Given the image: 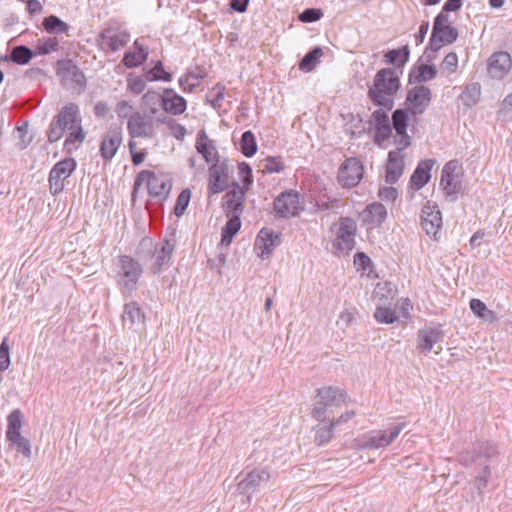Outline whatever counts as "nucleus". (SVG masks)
<instances>
[{
    "label": "nucleus",
    "instance_id": "1",
    "mask_svg": "<svg viewBox=\"0 0 512 512\" xmlns=\"http://www.w3.org/2000/svg\"><path fill=\"white\" fill-rule=\"evenodd\" d=\"M499 455L498 447L490 441L477 442L470 449L458 454L460 464L475 466L479 471L475 477V486L478 490L485 488L491 476L489 461Z\"/></svg>",
    "mask_w": 512,
    "mask_h": 512
},
{
    "label": "nucleus",
    "instance_id": "2",
    "mask_svg": "<svg viewBox=\"0 0 512 512\" xmlns=\"http://www.w3.org/2000/svg\"><path fill=\"white\" fill-rule=\"evenodd\" d=\"M399 89L398 72L392 68H382L375 74L367 95L374 105L391 110L394 107V95Z\"/></svg>",
    "mask_w": 512,
    "mask_h": 512
},
{
    "label": "nucleus",
    "instance_id": "3",
    "mask_svg": "<svg viewBox=\"0 0 512 512\" xmlns=\"http://www.w3.org/2000/svg\"><path fill=\"white\" fill-rule=\"evenodd\" d=\"M143 274V267L133 257L120 255L116 265V284L125 297L131 296L137 289Z\"/></svg>",
    "mask_w": 512,
    "mask_h": 512
},
{
    "label": "nucleus",
    "instance_id": "4",
    "mask_svg": "<svg viewBox=\"0 0 512 512\" xmlns=\"http://www.w3.org/2000/svg\"><path fill=\"white\" fill-rule=\"evenodd\" d=\"M81 122L82 118L78 105L73 102L68 103L52 119L47 131L48 142L55 143L59 141L66 130L80 125Z\"/></svg>",
    "mask_w": 512,
    "mask_h": 512
},
{
    "label": "nucleus",
    "instance_id": "5",
    "mask_svg": "<svg viewBox=\"0 0 512 512\" xmlns=\"http://www.w3.org/2000/svg\"><path fill=\"white\" fill-rule=\"evenodd\" d=\"M346 392L338 387L325 386L317 390L311 416L318 422H325L327 413L333 406L345 403Z\"/></svg>",
    "mask_w": 512,
    "mask_h": 512
},
{
    "label": "nucleus",
    "instance_id": "6",
    "mask_svg": "<svg viewBox=\"0 0 512 512\" xmlns=\"http://www.w3.org/2000/svg\"><path fill=\"white\" fill-rule=\"evenodd\" d=\"M56 74L64 88L76 94H81L85 91L86 77L83 71L71 59L58 60L56 63Z\"/></svg>",
    "mask_w": 512,
    "mask_h": 512
},
{
    "label": "nucleus",
    "instance_id": "7",
    "mask_svg": "<svg viewBox=\"0 0 512 512\" xmlns=\"http://www.w3.org/2000/svg\"><path fill=\"white\" fill-rule=\"evenodd\" d=\"M143 182L147 183L148 193L160 201L166 200L172 188L171 180L165 175H157L153 171L143 170L135 179V189Z\"/></svg>",
    "mask_w": 512,
    "mask_h": 512
},
{
    "label": "nucleus",
    "instance_id": "8",
    "mask_svg": "<svg viewBox=\"0 0 512 512\" xmlns=\"http://www.w3.org/2000/svg\"><path fill=\"white\" fill-rule=\"evenodd\" d=\"M96 41L102 51L116 52L130 41V33L119 25L109 24L99 33Z\"/></svg>",
    "mask_w": 512,
    "mask_h": 512
},
{
    "label": "nucleus",
    "instance_id": "9",
    "mask_svg": "<svg viewBox=\"0 0 512 512\" xmlns=\"http://www.w3.org/2000/svg\"><path fill=\"white\" fill-rule=\"evenodd\" d=\"M405 423H399L392 426L389 432L385 430H378L365 434L359 440V448L361 449H379L390 445L405 428Z\"/></svg>",
    "mask_w": 512,
    "mask_h": 512
},
{
    "label": "nucleus",
    "instance_id": "10",
    "mask_svg": "<svg viewBox=\"0 0 512 512\" xmlns=\"http://www.w3.org/2000/svg\"><path fill=\"white\" fill-rule=\"evenodd\" d=\"M76 165L74 158H65L53 166L48 178L52 195H58L64 190V181L72 174Z\"/></svg>",
    "mask_w": 512,
    "mask_h": 512
},
{
    "label": "nucleus",
    "instance_id": "11",
    "mask_svg": "<svg viewBox=\"0 0 512 512\" xmlns=\"http://www.w3.org/2000/svg\"><path fill=\"white\" fill-rule=\"evenodd\" d=\"M432 92L425 85H417L407 92L405 104L412 116L421 115L430 105Z\"/></svg>",
    "mask_w": 512,
    "mask_h": 512
},
{
    "label": "nucleus",
    "instance_id": "12",
    "mask_svg": "<svg viewBox=\"0 0 512 512\" xmlns=\"http://www.w3.org/2000/svg\"><path fill=\"white\" fill-rule=\"evenodd\" d=\"M270 474L265 468H254L237 484L236 491L246 497L250 503L252 495L259 489L262 482H268Z\"/></svg>",
    "mask_w": 512,
    "mask_h": 512
},
{
    "label": "nucleus",
    "instance_id": "13",
    "mask_svg": "<svg viewBox=\"0 0 512 512\" xmlns=\"http://www.w3.org/2000/svg\"><path fill=\"white\" fill-rule=\"evenodd\" d=\"M175 244V234L172 233L169 237H166L161 244L155 245L151 256L153 262L150 265V270L153 274H159L163 267L170 263Z\"/></svg>",
    "mask_w": 512,
    "mask_h": 512
},
{
    "label": "nucleus",
    "instance_id": "14",
    "mask_svg": "<svg viewBox=\"0 0 512 512\" xmlns=\"http://www.w3.org/2000/svg\"><path fill=\"white\" fill-rule=\"evenodd\" d=\"M459 169L460 166L457 160L448 161L442 169L440 186L447 197H456L462 188L459 180Z\"/></svg>",
    "mask_w": 512,
    "mask_h": 512
},
{
    "label": "nucleus",
    "instance_id": "15",
    "mask_svg": "<svg viewBox=\"0 0 512 512\" xmlns=\"http://www.w3.org/2000/svg\"><path fill=\"white\" fill-rule=\"evenodd\" d=\"M273 204L274 211L280 218L296 216L303 209L300 206L299 194L293 190L281 193Z\"/></svg>",
    "mask_w": 512,
    "mask_h": 512
},
{
    "label": "nucleus",
    "instance_id": "16",
    "mask_svg": "<svg viewBox=\"0 0 512 512\" xmlns=\"http://www.w3.org/2000/svg\"><path fill=\"white\" fill-rule=\"evenodd\" d=\"M442 214L436 203L428 201L421 211V226L428 236L437 238L442 228Z\"/></svg>",
    "mask_w": 512,
    "mask_h": 512
},
{
    "label": "nucleus",
    "instance_id": "17",
    "mask_svg": "<svg viewBox=\"0 0 512 512\" xmlns=\"http://www.w3.org/2000/svg\"><path fill=\"white\" fill-rule=\"evenodd\" d=\"M410 111L408 109L399 108L393 111L391 116V127L396 132L395 143L406 149L411 144V137L407 134Z\"/></svg>",
    "mask_w": 512,
    "mask_h": 512
},
{
    "label": "nucleus",
    "instance_id": "18",
    "mask_svg": "<svg viewBox=\"0 0 512 512\" xmlns=\"http://www.w3.org/2000/svg\"><path fill=\"white\" fill-rule=\"evenodd\" d=\"M363 176L362 163L355 157L346 159L339 168L338 181L344 187L356 186Z\"/></svg>",
    "mask_w": 512,
    "mask_h": 512
},
{
    "label": "nucleus",
    "instance_id": "19",
    "mask_svg": "<svg viewBox=\"0 0 512 512\" xmlns=\"http://www.w3.org/2000/svg\"><path fill=\"white\" fill-rule=\"evenodd\" d=\"M356 222L349 217L342 218L337 232L335 247L341 252L349 253L355 246Z\"/></svg>",
    "mask_w": 512,
    "mask_h": 512
},
{
    "label": "nucleus",
    "instance_id": "20",
    "mask_svg": "<svg viewBox=\"0 0 512 512\" xmlns=\"http://www.w3.org/2000/svg\"><path fill=\"white\" fill-rule=\"evenodd\" d=\"M443 338L444 332L440 324L424 326L417 333V348L422 354L427 355Z\"/></svg>",
    "mask_w": 512,
    "mask_h": 512
},
{
    "label": "nucleus",
    "instance_id": "21",
    "mask_svg": "<svg viewBox=\"0 0 512 512\" xmlns=\"http://www.w3.org/2000/svg\"><path fill=\"white\" fill-rule=\"evenodd\" d=\"M127 130L131 138H149L154 135L153 120L144 114L133 112L127 122Z\"/></svg>",
    "mask_w": 512,
    "mask_h": 512
},
{
    "label": "nucleus",
    "instance_id": "22",
    "mask_svg": "<svg viewBox=\"0 0 512 512\" xmlns=\"http://www.w3.org/2000/svg\"><path fill=\"white\" fill-rule=\"evenodd\" d=\"M387 111V109L380 107L371 115V122L374 123L375 128L374 142L378 146H383V143L389 140L392 135V127Z\"/></svg>",
    "mask_w": 512,
    "mask_h": 512
},
{
    "label": "nucleus",
    "instance_id": "23",
    "mask_svg": "<svg viewBox=\"0 0 512 512\" xmlns=\"http://www.w3.org/2000/svg\"><path fill=\"white\" fill-rule=\"evenodd\" d=\"M228 165L224 162H215L209 168L208 193L210 195L225 191L228 187Z\"/></svg>",
    "mask_w": 512,
    "mask_h": 512
},
{
    "label": "nucleus",
    "instance_id": "24",
    "mask_svg": "<svg viewBox=\"0 0 512 512\" xmlns=\"http://www.w3.org/2000/svg\"><path fill=\"white\" fill-rule=\"evenodd\" d=\"M281 235L274 231L262 228L255 241V249L259 251L258 256L262 259H268L274 248L280 245Z\"/></svg>",
    "mask_w": 512,
    "mask_h": 512
},
{
    "label": "nucleus",
    "instance_id": "25",
    "mask_svg": "<svg viewBox=\"0 0 512 512\" xmlns=\"http://www.w3.org/2000/svg\"><path fill=\"white\" fill-rule=\"evenodd\" d=\"M512 67L511 56L508 52L493 53L488 59V74L495 79H503Z\"/></svg>",
    "mask_w": 512,
    "mask_h": 512
},
{
    "label": "nucleus",
    "instance_id": "26",
    "mask_svg": "<svg viewBox=\"0 0 512 512\" xmlns=\"http://www.w3.org/2000/svg\"><path fill=\"white\" fill-rule=\"evenodd\" d=\"M122 142V130L118 126H111L103 136L100 145V154L105 161H110L116 154Z\"/></svg>",
    "mask_w": 512,
    "mask_h": 512
},
{
    "label": "nucleus",
    "instance_id": "27",
    "mask_svg": "<svg viewBox=\"0 0 512 512\" xmlns=\"http://www.w3.org/2000/svg\"><path fill=\"white\" fill-rule=\"evenodd\" d=\"M402 150L401 146H398L397 149L388 153L385 175V181L388 184L396 183L403 174L405 163Z\"/></svg>",
    "mask_w": 512,
    "mask_h": 512
},
{
    "label": "nucleus",
    "instance_id": "28",
    "mask_svg": "<svg viewBox=\"0 0 512 512\" xmlns=\"http://www.w3.org/2000/svg\"><path fill=\"white\" fill-rule=\"evenodd\" d=\"M245 190L237 182L233 183V190L227 192L224 196V204L227 216L239 215L243 212Z\"/></svg>",
    "mask_w": 512,
    "mask_h": 512
},
{
    "label": "nucleus",
    "instance_id": "29",
    "mask_svg": "<svg viewBox=\"0 0 512 512\" xmlns=\"http://www.w3.org/2000/svg\"><path fill=\"white\" fill-rule=\"evenodd\" d=\"M435 162L436 161L434 159H424L417 164L410 178V185L412 189L416 191L420 190L430 181L431 170L435 165Z\"/></svg>",
    "mask_w": 512,
    "mask_h": 512
},
{
    "label": "nucleus",
    "instance_id": "30",
    "mask_svg": "<svg viewBox=\"0 0 512 512\" xmlns=\"http://www.w3.org/2000/svg\"><path fill=\"white\" fill-rule=\"evenodd\" d=\"M161 106L170 114L180 115L186 110L187 102L182 96L176 94L174 89L166 88L161 98Z\"/></svg>",
    "mask_w": 512,
    "mask_h": 512
},
{
    "label": "nucleus",
    "instance_id": "31",
    "mask_svg": "<svg viewBox=\"0 0 512 512\" xmlns=\"http://www.w3.org/2000/svg\"><path fill=\"white\" fill-rule=\"evenodd\" d=\"M122 321L124 326L127 325L129 329L135 325H144L145 314L138 302L130 301L124 305Z\"/></svg>",
    "mask_w": 512,
    "mask_h": 512
},
{
    "label": "nucleus",
    "instance_id": "32",
    "mask_svg": "<svg viewBox=\"0 0 512 512\" xmlns=\"http://www.w3.org/2000/svg\"><path fill=\"white\" fill-rule=\"evenodd\" d=\"M195 147L197 152L203 156L207 163H210L214 160H216V162H219L216 147L214 146L213 142L209 139L205 130L202 129L197 133Z\"/></svg>",
    "mask_w": 512,
    "mask_h": 512
},
{
    "label": "nucleus",
    "instance_id": "33",
    "mask_svg": "<svg viewBox=\"0 0 512 512\" xmlns=\"http://www.w3.org/2000/svg\"><path fill=\"white\" fill-rule=\"evenodd\" d=\"M148 57V48L137 40L133 43V50L127 51L123 56V64L127 68H135L143 64Z\"/></svg>",
    "mask_w": 512,
    "mask_h": 512
},
{
    "label": "nucleus",
    "instance_id": "34",
    "mask_svg": "<svg viewBox=\"0 0 512 512\" xmlns=\"http://www.w3.org/2000/svg\"><path fill=\"white\" fill-rule=\"evenodd\" d=\"M437 73L438 71L435 65L422 63L410 70L408 82L409 84L427 82L434 79L437 76Z\"/></svg>",
    "mask_w": 512,
    "mask_h": 512
},
{
    "label": "nucleus",
    "instance_id": "35",
    "mask_svg": "<svg viewBox=\"0 0 512 512\" xmlns=\"http://www.w3.org/2000/svg\"><path fill=\"white\" fill-rule=\"evenodd\" d=\"M410 49L408 45H404L398 49H392L385 53L384 60L387 64L393 65L396 71L399 69L402 73V68L409 61Z\"/></svg>",
    "mask_w": 512,
    "mask_h": 512
},
{
    "label": "nucleus",
    "instance_id": "36",
    "mask_svg": "<svg viewBox=\"0 0 512 512\" xmlns=\"http://www.w3.org/2000/svg\"><path fill=\"white\" fill-rule=\"evenodd\" d=\"M387 217L385 206L379 202L372 203L365 210V221L374 226H380Z\"/></svg>",
    "mask_w": 512,
    "mask_h": 512
},
{
    "label": "nucleus",
    "instance_id": "37",
    "mask_svg": "<svg viewBox=\"0 0 512 512\" xmlns=\"http://www.w3.org/2000/svg\"><path fill=\"white\" fill-rule=\"evenodd\" d=\"M36 55V52L32 51L26 45H17L12 50L6 60H9L18 65H26Z\"/></svg>",
    "mask_w": 512,
    "mask_h": 512
},
{
    "label": "nucleus",
    "instance_id": "38",
    "mask_svg": "<svg viewBox=\"0 0 512 512\" xmlns=\"http://www.w3.org/2000/svg\"><path fill=\"white\" fill-rule=\"evenodd\" d=\"M7 424V440L17 439L19 436H21L20 430L22 427V412L19 409L13 410L7 417Z\"/></svg>",
    "mask_w": 512,
    "mask_h": 512
},
{
    "label": "nucleus",
    "instance_id": "39",
    "mask_svg": "<svg viewBox=\"0 0 512 512\" xmlns=\"http://www.w3.org/2000/svg\"><path fill=\"white\" fill-rule=\"evenodd\" d=\"M314 431V443L317 446H323L329 443L334 437L335 427L329 421L327 425L318 424L312 428Z\"/></svg>",
    "mask_w": 512,
    "mask_h": 512
},
{
    "label": "nucleus",
    "instance_id": "40",
    "mask_svg": "<svg viewBox=\"0 0 512 512\" xmlns=\"http://www.w3.org/2000/svg\"><path fill=\"white\" fill-rule=\"evenodd\" d=\"M43 28L50 34H66L69 31V25L55 15H49L43 19Z\"/></svg>",
    "mask_w": 512,
    "mask_h": 512
},
{
    "label": "nucleus",
    "instance_id": "41",
    "mask_svg": "<svg viewBox=\"0 0 512 512\" xmlns=\"http://www.w3.org/2000/svg\"><path fill=\"white\" fill-rule=\"evenodd\" d=\"M481 97V86L479 83L468 84L460 95L462 103L467 107L475 106Z\"/></svg>",
    "mask_w": 512,
    "mask_h": 512
},
{
    "label": "nucleus",
    "instance_id": "42",
    "mask_svg": "<svg viewBox=\"0 0 512 512\" xmlns=\"http://www.w3.org/2000/svg\"><path fill=\"white\" fill-rule=\"evenodd\" d=\"M240 227L241 221L239 215H231L225 226L222 228L221 243L229 245Z\"/></svg>",
    "mask_w": 512,
    "mask_h": 512
},
{
    "label": "nucleus",
    "instance_id": "43",
    "mask_svg": "<svg viewBox=\"0 0 512 512\" xmlns=\"http://www.w3.org/2000/svg\"><path fill=\"white\" fill-rule=\"evenodd\" d=\"M323 55L321 47L316 46L312 48L300 61L299 69L305 72H310L315 69L316 65L320 62Z\"/></svg>",
    "mask_w": 512,
    "mask_h": 512
},
{
    "label": "nucleus",
    "instance_id": "44",
    "mask_svg": "<svg viewBox=\"0 0 512 512\" xmlns=\"http://www.w3.org/2000/svg\"><path fill=\"white\" fill-rule=\"evenodd\" d=\"M144 75L147 81H165L170 82L172 80V75L165 71L164 66L161 61H157L154 67L147 69L144 68Z\"/></svg>",
    "mask_w": 512,
    "mask_h": 512
},
{
    "label": "nucleus",
    "instance_id": "45",
    "mask_svg": "<svg viewBox=\"0 0 512 512\" xmlns=\"http://www.w3.org/2000/svg\"><path fill=\"white\" fill-rule=\"evenodd\" d=\"M68 135L64 142V149L67 152H71L76 149L75 143H82L86 138V133L83 131L82 125H78L72 129H68Z\"/></svg>",
    "mask_w": 512,
    "mask_h": 512
},
{
    "label": "nucleus",
    "instance_id": "46",
    "mask_svg": "<svg viewBox=\"0 0 512 512\" xmlns=\"http://www.w3.org/2000/svg\"><path fill=\"white\" fill-rule=\"evenodd\" d=\"M206 76L204 72H188L184 76L180 77L179 85L183 91L192 92L197 86H199L200 80Z\"/></svg>",
    "mask_w": 512,
    "mask_h": 512
},
{
    "label": "nucleus",
    "instance_id": "47",
    "mask_svg": "<svg viewBox=\"0 0 512 512\" xmlns=\"http://www.w3.org/2000/svg\"><path fill=\"white\" fill-rule=\"evenodd\" d=\"M241 152L246 157H252L257 152V143L254 134L251 131H245L240 139Z\"/></svg>",
    "mask_w": 512,
    "mask_h": 512
},
{
    "label": "nucleus",
    "instance_id": "48",
    "mask_svg": "<svg viewBox=\"0 0 512 512\" xmlns=\"http://www.w3.org/2000/svg\"><path fill=\"white\" fill-rule=\"evenodd\" d=\"M432 34L437 36L446 44H452L457 40L458 37V31L453 26H438V28L433 26Z\"/></svg>",
    "mask_w": 512,
    "mask_h": 512
},
{
    "label": "nucleus",
    "instance_id": "49",
    "mask_svg": "<svg viewBox=\"0 0 512 512\" xmlns=\"http://www.w3.org/2000/svg\"><path fill=\"white\" fill-rule=\"evenodd\" d=\"M374 318L379 323L392 324L398 320L395 310L378 305L374 312Z\"/></svg>",
    "mask_w": 512,
    "mask_h": 512
},
{
    "label": "nucleus",
    "instance_id": "50",
    "mask_svg": "<svg viewBox=\"0 0 512 512\" xmlns=\"http://www.w3.org/2000/svg\"><path fill=\"white\" fill-rule=\"evenodd\" d=\"M59 48V41L55 37H47L39 39L36 46V54L47 55L57 51Z\"/></svg>",
    "mask_w": 512,
    "mask_h": 512
},
{
    "label": "nucleus",
    "instance_id": "51",
    "mask_svg": "<svg viewBox=\"0 0 512 512\" xmlns=\"http://www.w3.org/2000/svg\"><path fill=\"white\" fill-rule=\"evenodd\" d=\"M190 198H191V191L188 188L182 190L181 193L178 195L176 204L174 207V214L177 217H181L185 213V211L189 205Z\"/></svg>",
    "mask_w": 512,
    "mask_h": 512
},
{
    "label": "nucleus",
    "instance_id": "52",
    "mask_svg": "<svg viewBox=\"0 0 512 512\" xmlns=\"http://www.w3.org/2000/svg\"><path fill=\"white\" fill-rule=\"evenodd\" d=\"M211 92H216L214 97L209 99V95H207L206 99L214 109L218 110L221 108L222 102L224 100L225 86L221 83H217L214 85Z\"/></svg>",
    "mask_w": 512,
    "mask_h": 512
},
{
    "label": "nucleus",
    "instance_id": "53",
    "mask_svg": "<svg viewBox=\"0 0 512 512\" xmlns=\"http://www.w3.org/2000/svg\"><path fill=\"white\" fill-rule=\"evenodd\" d=\"M263 171L267 173H279L284 169L280 157H267L264 159Z\"/></svg>",
    "mask_w": 512,
    "mask_h": 512
},
{
    "label": "nucleus",
    "instance_id": "54",
    "mask_svg": "<svg viewBox=\"0 0 512 512\" xmlns=\"http://www.w3.org/2000/svg\"><path fill=\"white\" fill-rule=\"evenodd\" d=\"M323 16L321 9L307 8L299 14L298 19L303 23H312L320 20Z\"/></svg>",
    "mask_w": 512,
    "mask_h": 512
},
{
    "label": "nucleus",
    "instance_id": "55",
    "mask_svg": "<svg viewBox=\"0 0 512 512\" xmlns=\"http://www.w3.org/2000/svg\"><path fill=\"white\" fill-rule=\"evenodd\" d=\"M9 441L18 452L23 454L25 457L30 458L31 444L27 438L19 436L17 439H10Z\"/></svg>",
    "mask_w": 512,
    "mask_h": 512
},
{
    "label": "nucleus",
    "instance_id": "56",
    "mask_svg": "<svg viewBox=\"0 0 512 512\" xmlns=\"http://www.w3.org/2000/svg\"><path fill=\"white\" fill-rule=\"evenodd\" d=\"M238 171H239L241 180L243 182L242 188H244V190H246L253 182L252 169L248 163L241 162L238 165Z\"/></svg>",
    "mask_w": 512,
    "mask_h": 512
},
{
    "label": "nucleus",
    "instance_id": "57",
    "mask_svg": "<svg viewBox=\"0 0 512 512\" xmlns=\"http://www.w3.org/2000/svg\"><path fill=\"white\" fill-rule=\"evenodd\" d=\"M441 67L444 70H447L449 73H454L458 67V56L455 52L448 53L442 63Z\"/></svg>",
    "mask_w": 512,
    "mask_h": 512
},
{
    "label": "nucleus",
    "instance_id": "58",
    "mask_svg": "<svg viewBox=\"0 0 512 512\" xmlns=\"http://www.w3.org/2000/svg\"><path fill=\"white\" fill-rule=\"evenodd\" d=\"M10 365L9 346L6 339L0 344V371H5Z\"/></svg>",
    "mask_w": 512,
    "mask_h": 512
},
{
    "label": "nucleus",
    "instance_id": "59",
    "mask_svg": "<svg viewBox=\"0 0 512 512\" xmlns=\"http://www.w3.org/2000/svg\"><path fill=\"white\" fill-rule=\"evenodd\" d=\"M470 309L478 317L485 318V314H492V311L488 310L485 303L480 299H472L470 301Z\"/></svg>",
    "mask_w": 512,
    "mask_h": 512
},
{
    "label": "nucleus",
    "instance_id": "60",
    "mask_svg": "<svg viewBox=\"0 0 512 512\" xmlns=\"http://www.w3.org/2000/svg\"><path fill=\"white\" fill-rule=\"evenodd\" d=\"M128 88L134 94H141L146 88V82L141 77L137 76L128 79Z\"/></svg>",
    "mask_w": 512,
    "mask_h": 512
},
{
    "label": "nucleus",
    "instance_id": "61",
    "mask_svg": "<svg viewBox=\"0 0 512 512\" xmlns=\"http://www.w3.org/2000/svg\"><path fill=\"white\" fill-rule=\"evenodd\" d=\"M132 110V105L126 100L119 101L115 108V112L119 118L129 119L130 115L133 113Z\"/></svg>",
    "mask_w": 512,
    "mask_h": 512
},
{
    "label": "nucleus",
    "instance_id": "62",
    "mask_svg": "<svg viewBox=\"0 0 512 512\" xmlns=\"http://www.w3.org/2000/svg\"><path fill=\"white\" fill-rule=\"evenodd\" d=\"M354 263L363 270H367L370 267L372 261L364 252H357L354 256Z\"/></svg>",
    "mask_w": 512,
    "mask_h": 512
},
{
    "label": "nucleus",
    "instance_id": "63",
    "mask_svg": "<svg viewBox=\"0 0 512 512\" xmlns=\"http://www.w3.org/2000/svg\"><path fill=\"white\" fill-rule=\"evenodd\" d=\"M379 197L385 201H394L398 196V191L394 187H384L379 190Z\"/></svg>",
    "mask_w": 512,
    "mask_h": 512
},
{
    "label": "nucleus",
    "instance_id": "64",
    "mask_svg": "<svg viewBox=\"0 0 512 512\" xmlns=\"http://www.w3.org/2000/svg\"><path fill=\"white\" fill-rule=\"evenodd\" d=\"M356 415V412L354 410L345 411L337 418L330 419V422L332 423V426L335 428L343 423L348 422Z\"/></svg>",
    "mask_w": 512,
    "mask_h": 512
}]
</instances>
